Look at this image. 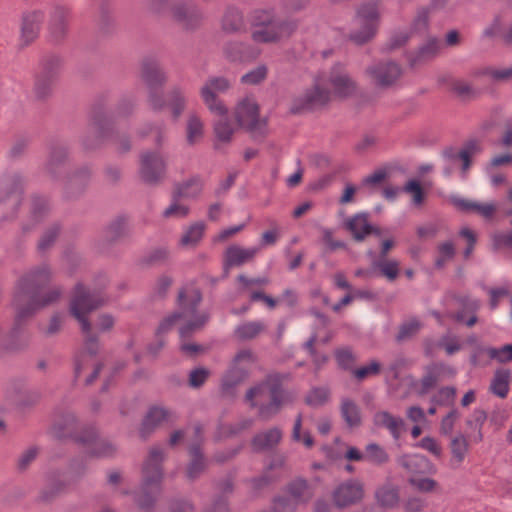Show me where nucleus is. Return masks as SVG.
Returning a JSON list of instances; mask_svg holds the SVG:
<instances>
[{
	"instance_id": "f257e3e1",
	"label": "nucleus",
	"mask_w": 512,
	"mask_h": 512,
	"mask_svg": "<svg viewBox=\"0 0 512 512\" xmlns=\"http://www.w3.org/2000/svg\"><path fill=\"white\" fill-rule=\"evenodd\" d=\"M51 276V268L47 264H41L28 270L18 280L12 302L15 309V331L38 310L60 298L62 291L57 287L41 295L42 288L50 282Z\"/></svg>"
},
{
	"instance_id": "f03ea898",
	"label": "nucleus",
	"mask_w": 512,
	"mask_h": 512,
	"mask_svg": "<svg viewBox=\"0 0 512 512\" xmlns=\"http://www.w3.org/2000/svg\"><path fill=\"white\" fill-rule=\"evenodd\" d=\"M202 300L201 292L193 287H185L178 294V311L163 319L157 334H163L176 323L180 324L179 335L183 340L202 329L209 320L207 312H198L197 307Z\"/></svg>"
},
{
	"instance_id": "7ed1b4c3",
	"label": "nucleus",
	"mask_w": 512,
	"mask_h": 512,
	"mask_svg": "<svg viewBox=\"0 0 512 512\" xmlns=\"http://www.w3.org/2000/svg\"><path fill=\"white\" fill-rule=\"evenodd\" d=\"M105 302L106 298L100 292L86 289L82 284L75 287L74 296L70 302V313L79 322L84 336V351L90 356L97 354L99 340L98 336L92 331L87 315L103 306Z\"/></svg>"
},
{
	"instance_id": "20e7f679",
	"label": "nucleus",
	"mask_w": 512,
	"mask_h": 512,
	"mask_svg": "<svg viewBox=\"0 0 512 512\" xmlns=\"http://www.w3.org/2000/svg\"><path fill=\"white\" fill-rule=\"evenodd\" d=\"M165 459V450L161 446H152L143 462L141 469V484L134 494V500L143 510L151 509L161 492L163 480L162 463Z\"/></svg>"
},
{
	"instance_id": "39448f33",
	"label": "nucleus",
	"mask_w": 512,
	"mask_h": 512,
	"mask_svg": "<svg viewBox=\"0 0 512 512\" xmlns=\"http://www.w3.org/2000/svg\"><path fill=\"white\" fill-rule=\"evenodd\" d=\"M245 399L251 407L258 408L261 419H271L279 413L285 401L282 376L279 374L267 376L264 381L247 391Z\"/></svg>"
},
{
	"instance_id": "423d86ee",
	"label": "nucleus",
	"mask_w": 512,
	"mask_h": 512,
	"mask_svg": "<svg viewBox=\"0 0 512 512\" xmlns=\"http://www.w3.org/2000/svg\"><path fill=\"white\" fill-rule=\"evenodd\" d=\"M252 39L257 43H273L289 37L296 29L295 21L281 18L275 9H257L251 16Z\"/></svg>"
},
{
	"instance_id": "0eeeda50",
	"label": "nucleus",
	"mask_w": 512,
	"mask_h": 512,
	"mask_svg": "<svg viewBox=\"0 0 512 512\" xmlns=\"http://www.w3.org/2000/svg\"><path fill=\"white\" fill-rule=\"evenodd\" d=\"M140 77L147 88L148 103L154 111H161L167 106L162 87L167 82V74L159 61L146 57L141 63Z\"/></svg>"
},
{
	"instance_id": "6e6552de",
	"label": "nucleus",
	"mask_w": 512,
	"mask_h": 512,
	"mask_svg": "<svg viewBox=\"0 0 512 512\" xmlns=\"http://www.w3.org/2000/svg\"><path fill=\"white\" fill-rule=\"evenodd\" d=\"M379 18V1L360 5L354 19L355 28L349 34L350 40L357 45L370 41L377 33Z\"/></svg>"
},
{
	"instance_id": "1a4fd4ad",
	"label": "nucleus",
	"mask_w": 512,
	"mask_h": 512,
	"mask_svg": "<svg viewBox=\"0 0 512 512\" xmlns=\"http://www.w3.org/2000/svg\"><path fill=\"white\" fill-rule=\"evenodd\" d=\"M482 150L478 140H469L461 149L449 147L442 152L443 174L446 177L452 175L457 169L461 170L463 177L471 165L472 157Z\"/></svg>"
},
{
	"instance_id": "9d476101",
	"label": "nucleus",
	"mask_w": 512,
	"mask_h": 512,
	"mask_svg": "<svg viewBox=\"0 0 512 512\" xmlns=\"http://www.w3.org/2000/svg\"><path fill=\"white\" fill-rule=\"evenodd\" d=\"M325 84V78L318 76L313 87L305 89L292 99L290 112L300 114L325 106L330 100V91L325 88Z\"/></svg>"
},
{
	"instance_id": "9b49d317",
	"label": "nucleus",
	"mask_w": 512,
	"mask_h": 512,
	"mask_svg": "<svg viewBox=\"0 0 512 512\" xmlns=\"http://www.w3.org/2000/svg\"><path fill=\"white\" fill-rule=\"evenodd\" d=\"M167 172V161L159 151H144L140 155L139 175L148 184H158Z\"/></svg>"
},
{
	"instance_id": "f8f14e48",
	"label": "nucleus",
	"mask_w": 512,
	"mask_h": 512,
	"mask_svg": "<svg viewBox=\"0 0 512 512\" xmlns=\"http://www.w3.org/2000/svg\"><path fill=\"white\" fill-rule=\"evenodd\" d=\"M256 362V355L251 349H242L234 357L230 369L222 379L223 389L228 390L244 381Z\"/></svg>"
},
{
	"instance_id": "ddd939ff",
	"label": "nucleus",
	"mask_w": 512,
	"mask_h": 512,
	"mask_svg": "<svg viewBox=\"0 0 512 512\" xmlns=\"http://www.w3.org/2000/svg\"><path fill=\"white\" fill-rule=\"evenodd\" d=\"M60 66L61 59L58 56H47L42 60L34 84V95L36 98L44 99L50 95Z\"/></svg>"
},
{
	"instance_id": "4468645a",
	"label": "nucleus",
	"mask_w": 512,
	"mask_h": 512,
	"mask_svg": "<svg viewBox=\"0 0 512 512\" xmlns=\"http://www.w3.org/2000/svg\"><path fill=\"white\" fill-rule=\"evenodd\" d=\"M78 443L86 448L89 456L96 458H110L116 455L117 446L108 439L99 438L95 427H88L85 436L78 438Z\"/></svg>"
},
{
	"instance_id": "2eb2a0df",
	"label": "nucleus",
	"mask_w": 512,
	"mask_h": 512,
	"mask_svg": "<svg viewBox=\"0 0 512 512\" xmlns=\"http://www.w3.org/2000/svg\"><path fill=\"white\" fill-rule=\"evenodd\" d=\"M401 73V67L393 61L378 62L366 69V74L380 88L393 86L400 78Z\"/></svg>"
},
{
	"instance_id": "dca6fc26",
	"label": "nucleus",
	"mask_w": 512,
	"mask_h": 512,
	"mask_svg": "<svg viewBox=\"0 0 512 512\" xmlns=\"http://www.w3.org/2000/svg\"><path fill=\"white\" fill-rule=\"evenodd\" d=\"M133 108L134 103L132 100L126 98L122 99L113 113H96L91 126H93L103 138L109 137L110 131H112L115 126V118L129 115L133 111Z\"/></svg>"
},
{
	"instance_id": "f3484780",
	"label": "nucleus",
	"mask_w": 512,
	"mask_h": 512,
	"mask_svg": "<svg viewBox=\"0 0 512 512\" xmlns=\"http://www.w3.org/2000/svg\"><path fill=\"white\" fill-rule=\"evenodd\" d=\"M236 118L240 126L254 135L263 133L265 122L259 119V108L254 100H243L236 109Z\"/></svg>"
},
{
	"instance_id": "a211bd4d",
	"label": "nucleus",
	"mask_w": 512,
	"mask_h": 512,
	"mask_svg": "<svg viewBox=\"0 0 512 512\" xmlns=\"http://www.w3.org/2000/svg\"><path fill=\"white\" fill-rule=\"evenodd\" d=\"M364 496V485L358 479H349L340 483L333 491L336 506L346 507L360 502Z\"/></svg>"
},
{
	"instance_id": "6ab92c4d",
	"label": "nucleus",
	"mask_w": 512,
	"mask_h": 512,
	"mask_svg": "<svg viewBox=\"0 0 512 512\" xmlns=\"http://www.w3.org/2000/svg\"><path fill=\"white\" fill-rule=\"evenodd\" d=\"M70 17L71 12L67 6L57 4L52 7L48 21V32L51 41L59 43L65 39Z\"/></svg>"
},
{
	"instance_id": "aec40b11",
	"label": "nucleus",
	"mask_w": 512,
	"mask_h": 512,
	"mask_svg": "<svg viewBox=\"0 0 512 512\" xmlns=\"http://www.w3.org/2000/svg\"><path fill=\"white\" fill-rule=\"evenodd\" d=\"M259 251L260 247L256 246L245 248L236 244L230 245L224 252V271L227 272L233 267H240L246 263L251 262Z\"/></svg>"
},
{
	"instance_id": "412c9836",
	"label": "nucleus",
	"mask_w": 512,
	"mask_h": 512,
	"mask_svg": "<svg viewBox=\"0 0 512 512\" xmlns=\"http://www.w3.org/2000/svg\"><path fill=\"white\" fill-rule=\"evenodd\" d=\"M176 419V413L168 408L163 406L151 407L143 419L140 434L143 438H146L159 425L174 422Z\"/></svg>"
},
{
	"instance_id": "4be33fe9",
	"label": "nucleus",
	"mask_w": 512,
	"mask_h": 512,
	"mask_svg": "<svg viewBox=\"0 0 512 512\" xmlns=\"http://www.w3.org/2000/svg\"><path fill=\"white\" fill-rule=\"evenodd\" d=\"M325 81L329 82L334 93L339 96H349L356 90L355 82L341 64H336L332 67L329 77Z\"/></svg>"
},
{
	"instance_id": "5701e85b",
	"label": "nucleus",
	"mask_w": 512,
	"mask_h": 512,
	"mask_svg": "<svg viewBox=\"0 0 512 512\" xmlns=\"http://www.w3.org/2000/svg\"><path fill=\"white\" fill-rule=\"evenodd\" d=\"M87 428L88 427H84L81 430H78V421L76 416L72 413H66L54 423L51 432L56 438H72L78 442L79 437L85 436V430Z\"/></svg>"
},
{
	"instance_id": "b1692460",
	"label": "nucleus",
	"mask_w": 512,
	"mask_h": 512,
	"mask_svg": "<svg viewBox=\"0 0 512 512\" xmlns=\"http://www.w3.org/2000/svg\"><path fill=\"white\" fill-rule=\"evenodd\" d=\"M44 20V14L41 11L26 12L22 16L20 28V40L23 45L33 42L39 34Z\"/></svg>"
},
{
	"instance_id": "393cba45",
	"label": "nucleus",
	"mask_w": 512,
	"mask_h": 512,
	"mask_svg": "<svg viewBox=\"0 0 512 512\" xmlns=\"http://www.w3.org/2000/svg\"><path fill=\"white\" fill-rule=\"evenodd\" d=\"M448 200L459 211L462 212H475L485 219L491 218L497 210L495 203H480L477 201L465 199L457 194H452Z\"/></svg>"
},
{
	"instance_id": "a878e982",
	"label": "nucleus",
	"mask_w": 512,
	"mask_h": 512,
	"mask_svg": "<svg viewBox=\"0 0 512 512\" xmlns=\"http://www.w3.org/2000/svg\"><path fill=\"white\" fill-rule=\"evenodd\" d=\"M23 190V178L18 173L4 175L0 179V203L11 200L13 203L19 201Z\"/></svg>"
},
{
	"instance_id": "bb28decb",
	"label": "nucleus",
	"mask_w": 512,
	"mask_h": 512,
	"mask_svg": "<svg viewBox=\"0 0 512 512\" xmlns=\"http://www.w3.org/2000/svg\"><path fill=\"white\" fill-rule=\"evenodd\" d=\"M173 19L183 28L193 29L199 25L202 14L194 5L177 4L172 7Z\"/></svg>"
},
{
	"instance_id": "cd10ccee",
	"label": "nucleus",
	"mask_w": 512,
	"mask_h": 512,
	"mask_svg": "<svg viewBox=\"0 0 512 512\" xmlns=\"http://www.w3.org/2000/svg\"><path fill=\"white\" fill-rule=\"evenodd\" d=\"M372 420L377 428L387 429L394 440L400 439L405 428V422L401 417L394 416L385 410L376 412Z\"/></svg>"
},
{
	"instance_id": "c85d7f7f",
	"label": "nucleus",
	"mask_w": 512,
	"mask_h": 512,
	"mask_svg": "<svg viewBox=\"0 0 512 512\" xmlns=\"http://www.w3.org/2000/svg\"><path fill=\"white\" fill-rule=\"evenodd\" d=\"M345 226L352 233L356 241H363L369 234L381 235L380 230L374 228L368 222V215L366 213L355 214L346 221Z\"/></svg>"
},
{
	"instance_id": "c756f323",
	"label": "nucleus",
	"mask_w": 512,
	"mask_h": 512,
	"mask_svg": "<svg viewBox=\"0 0 512 512\" xmlns=\"http://www.w3.org/2000/svg\"><path fill=\"white\" fill-rule=\"evenodd\" d=\"M283 433L278 427L257 433L251 440V447L255 452H263L274 449L281 441Z\"/></svg>"
},
{
	"instance_id": "7c9ffc66",
	"label": "nucleus",
	"mask_w": 512,
	"mask_h": 512,
	"mask_svg": "<svg viewBox=\"0 0 512 512\" xmlns=\"http://www.w3.org/2000/svg\"><path fill=\"white\" fill-rule=\"evenodd\" d=\"M204 179L201 175H193L185 181L177 183L173 189L175 197L197 199L203 192Z\"/></svg>"
},
{
	"instance_id": "2f4dec72",
	"label": "nucleus",
	"mask_w": 512,
	"mask_h": 512,
	"mask_svg": "<svg viewBox=\"0 0 512 512\" xmlns=\"http://www.w3.org/2000/svg\"><path fill=\"white\" fill-rule=\"evenodd\" d=\"M400 467L412 474L430 472L433 468L431 462L420 454H405L397 458Z\"/></svg>"
},
{
	"instance_id": "473e14b6",
	"label": "nucleus",
	"mask_w": 512,
	"mask_h": 512,
	"mask_svg": "<svg viewBox=\"0 0 512 512\" xmlns=\"http://www.w3.org/2000/svg\"><path fill=\"white\" fill-rule=\"evenodd\" d=\"M48 211L49 206L46 198L41 196L32 197L29 220L28 223L23 224V231L28 232L32 230L38 223H40L46 217Z\"/></svg>"
},
{
	"instance_id": "72a5a7b5",
	"label": "nucleus",
	"mask_w": 512,
	"mask_h": 512,
	"mask_svg": "<svg viewBox=\"0 0 512 512\" xmlns=\"http://www.w3.org/2000/svg\"><path fill=\"white\" fill-rule=\"evenodd\" d=\"M190 462L186 468V477L194 481L200 477L207 467V460L198 444L191 445L189 448Z\"/></svg>"
},
{
	"instance_id": "f704fd0d",
	"label": "nucleus",
	"mask_w": 512,
	"mask_h": 512,
	"mask_svg": "<svg viewBox=\"0 0 512 512\" xmlns=\"http://www.w3.org/2000/svg\"><path fill=\"white\" fill-rule=\"evenodd\" d=\"M449 448L452 456L450 461L451 466L453 468L460 467L469 451V440L467 436L463 433L454 435L450 440Z\"/></svg>"
},
{
	"instance_id": "c9c22d12",
	"label": "nucleus",
	"mask_w": 512,
	"mask_h": 512,
	"mask_svg": "<svg viewBox=\"0 0 512 512\" xmlns=\"http://www.w3.org/2000/svg\"><path fill=\"white\" fill-rule=\"evenodd\" d=\"M377 503L384 508H393L398 505L399 487L398 485L387 481L380 485L375 491Z\"/></svg>"
},
{
	"instance_id": "e433bc0d",
	"label": "nucleus",
	"mask_w": 512,
	"mask_h": 512,
	"mask_svg": "<svg viewBox=\"0 0 512 512\" xmlns=\"http://www.w3.org/2000/svg\"><path fill=\"white\" fill-rule=\"evenodd\" d=\"M441 49V42L437 38H429L415 52L411 53L409 60L412 65L429 61L435 58Z\"/></svg>"
},
{
	"instance_id": "4c0bfd02",
	"label": "nucleus",
	"mask_w": 512,
	"mask_h": 512,
	"mask_svg": "<svg viewBox=\"0 0 512 512\" xmlns=\"http://www.w3.org/2000/svg\"><path fill=\"white\" fill-rule=\"evenodd\" d=\"M445 374L454 375V370L444 364L428 366L426 368V374L421 379V393H427Z\"/></svg>"
},
{
	"instance_id": "58836bf2",
	"label": "nucleus",
	"mask_w": 512,
	"mask_h": 512,
	"mask_svg": "<svg viewBox=\"0 0 512 512\" xmlns=\"http://www.w3.org/2000/svg\"><path fill=\"white\" fill-rule=\"evenodd\" d=\"M340 413L346 425L350 428L358 427L361 424V410L355 401L350 398H342Z\"/></svg>"
},
{
	"instance_id": "ea45409f",
	"label": "nucleus",
	"mask_w": 512,
	"mask_h": 512,
	"mask_svg": "<svg viewBox=\"0 0 512 512\" xmlns=\"http://www.w3.org/2000/svg\"><path fill=\"white\" fill-rule=\"evenodd\" d=\"M288 492L297 503H307L314 496L313 487L302 478L291 482L288 486Z\"/></svg>"
},
{
	"instance_id": "a19ab883",
	"label": "nucleus",
	"mask_w": 512,
	"mask_h": 512,
	"mask_svg": "<svg viewBox=\"0 0 512 512\" xmlns=\"http://www.w3.org/2000/svg\"><path fill=\"white\" fill-rule=\"evenodd\" d=\"M266 329V324L263 321H247L239 324L235 330L234 335L241 341L252 340L260 335Z\"/></svg>"
},
{
	"instance_id": "79ce46f5",
	"label": "nucleus",
	"mask_w": 512,
	"mask_h": 512,
	"mask_svg": "<svg viewBox=\"0 0 512 512\" xmlns=\"http://www.w3.org/2000/svg\"><path fill=\"white\" fill-rule=\"evenodd\" d=\"M244 19L241 11L234 7H229L225 11L222 19V28L228 33H234L242 30Z\"/></svg>"
},
{
	"instance_id": "37998d69",
	"label": "nucleus",
	"mask_w": 512,
	"mask_h": 512,
	"mask_svg": "<svg viewBox=\"0 0 512 512\" xmlns=\"http://www.w3.org/2000/svg\"><path fill=\"white\" fill-rule=\"evenodd\" d=\"M204 125L200 117L191 113L186 126V141L190 146L195 145L203 137Z\"/></svg>"
},
{
	"instance_id": "c03bdc74",
	"label": "nucleus",
	"mask_w": 512,
	"mask_h": 512,
	"mask_svg": "<svg viewBox=\"0 0 512 512\" xmlns=\"http://www.w3.org/2000/svg\"><path fill=\"white\" fill-rule=\"evenodd\" d=\"M254 425L252 417H243L235 424H222L218 428L217 438L233 436L250 429Z\"/></svg>"
},
{
	"instance_id": "a18cd8bd",
	"label": "nucleus",
	"mask_w": 512,
	"mask_h": 512,
	"mask_svg": "<svg viewBox=\"0 0 512 512\" xmlns=\"http://www.w3.org/2000/svg\"><path fill=\"white\" fill-rule=\"evenodd\" d=\"M168 104L174 119H178L186 106V96L182 88L176 86L168 92Z\"/></svg>"
},
{
	"instance_id": "49530a36",
	"label": "nucleus",
	"mask_w": 512,
	"mask_h": 512,
	"mask_svg": "<svg viewBox=\"0 0 512 512\" xmlns=\"http://www.w3.org/2000/svg\"><path fill=\"white\" fill-rule=\"evenodd\" d=\"M422 327L423 324L418 318L411 317L403 321L399 326V331L396 335V340L398 342L409 340L416 336Z\"/></svg>"
},
{
	"instance_id": "de8ad7c7",
	"label": "nucleus",
	"mask_w": 512,
	"mask_h": 512,
	"mask_svg": "<svg viewBox=\"0 0 512 512\" xmlns=\"http://www.w3.org/2000/svg\"><path fill=\"white\" fill-rule=\"evenodd\" d=\"M217 116L219 119L214 123L215 136L221 142H230L234 133V127L228 119L227 113Z\"/></svg>"
},
{
	"instance_id": "09e8293b",
	"label": "nucleus",
	"mask_w": 512,
	"mask_h": 512,
	"mask_svg": "<svg viewBox=\"0 0 512 512\" xmlns=\"http://www.w3.org/2000/svg\"><path fill=\"white\" fill-rule=\"evenodd\" d=\"M210 88L214 89L216 92L220 94L224 93L230 88V83L224 77L209 78L200 90V95L203 101L208 102V100L211 99L212 96L210 94Z\"/></svg>"
},
{
	"instance_id": "8fccbe9b",
	"label": "nucleus",
	"mask_w": 512,
	"mask_h": 512,
	"mask_svg": "<svg viewBox=\"0 0 512 512\" xmlns=\"http://www.w3.org/2000/svg\"><path fill=\"white\" fill-rule=\"evenodd\" d=\"M68 157V151L64 146L52 148L47 162V170L51 175H56L58 169L62 168Z\"/></svg>"
},
{
	"instance_id": "3c124183",
	"label": "nucleus",
	"mask_w": 512,
	"mask_h": 512,
	"mask_svg": "<svg viewBox=\"0 0 512 512\" xmlns=\"http://www.w3.org/2000/svg\"><path fill=\"white\" fill-rule=\"evenodd\" d=\"M205 224L201 221L195 222L183 233L180 243L182 246H195L202 239Z\"/></svg>"
},
{
	"instance_id": "603ef678",
	"label": "nucleus",
	"mask_w": 512,
	"mask_h": 512,
	"mask_svg": "<svg viewBox=\"0 0 512 512\" xmlns=\"http://www.w3.org/2000/svg\"><path fill=\"white\" fill-rule=\"evenodd\" d=\"M365 460L375 465H383L389 461V454L379 444L369 443L365 447Z\"/></svg>"
},
{
	"instance_id": "864d4df0",
	"label": "nucleus",
	"mask_w": 512,
	"mask_h": 512,
	"mask_svg": "<svg viewBox=\"0 0 512 512\" xmlns=\"http://www.w3.org/2000/svg\"><path fill=\"white\" fill-rule=\"evenodd\" d=\"M509 378L508 370L496 371L491 383L492 392L501 398H505L509 391Z\"/></svg>"
},
{
	"instance_id": "5fc2aeb1",
	"label": "nucleus",
	"mask_w": 512,
	"mask_h": 512,
	"mask_svg": "<svg viewBox=\"0 0 512 512\" xmlns=\"http://www.w3.org/2000/svg\"><path fill=\"white\" fill-rule=\"evenodd\" d=\"M128 231V218L126 216H118L107 227V237L114 241L125 236Z\"/></svg>"
},
{
	"instance_id": "6e6d98bb",
	"label": "nucleus",
	"mask_w": 512,
	"mask_h": 512,
	"mask_svg": "<svg viewBox=\"0 0 512 512\" xmlns=\"http://www.w3.org/2000/svg\"><path fill=\"white\" fill-rule=\"evenodd\" d=\"M180 197H175V193L172 192V199L170 205L163 211V217L165 218H176L182 219L185 218L189 212L190 208L180 202Z\"/></svg>"
},
{
	"instance_id": "4d7b16f0",
	"label": "nucleus",
	"mask_w": 512,
	"mask_h": 512,
	"mask_svg": "<svg viewBox=\"0 0 512 512\" xmlns=\"http://www.w3.org/2000/svg\"><path fill=\"white\" fill-rule=\"evenodd\" d=\"M281 466V463H271L262 473V475L255 477L251 480L252 486L256 490H260L279 478L278 474L273 472V469Z\"/></svg>"
},
{
	"instance_id": "13d9d810",
	"label": "nucleus",
	"mask_w": 512,
	"mask_h": 512,
	"mask_svg": "<svg viewBox=\"0 0 512 512\" xmlns=\"http://www.w3.org/2000/svg\"><path fill=\"white\" fill-rule=\"evenodd\" d=\"M487 418L483 410H475L470 419H467L466 424L469 428L476 430L477 433L473 436L472 441L478 443L483 439L482 426Z\"/></svg>"
},
{
	"instance_id": "bf43d9fd",
	"label": "nucleus",
	"mask_w": 512,
	"mask_h": 512,
	"mask_svg": "<svg viewBox=\"0 0 512 512\" xmlns=\"http://www.w3.org/2000/svg\"><path fill=\"white\" fill-rule=\"evenodd\" d=\"M302 429V415L299 414L294 422L292 430V439L296 442H302L307 448H311L314 445V440L308 431L301 433Z\"/></svg>"
},
{
	"instance_id": "052dcab7",
	"label": "nucleus",
	"mask_w": 512,
	"mask_h": 512,
	"mask_svg": "<svg viewBox=\"0 0 512 512\" xmlns=\"http://www.w3.org/2000/svg\"><path fill=\"white\" fill-rule=\"evenodd\" d=\"M268 69L265 65H259L253 70L241 76V82L246 85H257L267 77Z\"/></svg>"
},
{
	"instance_id": "680f3d73",
	"label": "nucleus",
	"mask_w": 512,
	"mask_h": 512,
	"mask_svg": "<svg viewBox=\"0 0 512 512\" xmlns=\"http://www.w3.org/2000/svg\"><path fill=\"white\" fill-rule=\"evenodd\" d=\"M90 176V172L88 168H82L75 172L72 176L69 177L67 182V191L73 190L74 188L77 191H81L87 184Z\"/></svg>"
},
{
	"instance_id": "e2e57ef3",
	"label": "nucleus",
	"mask_w": 512,
	"mask_h": 512,
	"mask_svg": "<svg viewBox=\"0 0 512 512\" xmlns=\"http://www.w3.org/2000/svg\"><path fill=\"white\" fill-rule=\"evenodd\" d=\"M438 256L435 259V266L442 268L447 261L451 260L455 255V248L452 242L447 241L441 243L438 248Z\"/></svg>"
},
{
	"instance_id": "0e129e2a",
	"label": "nucleus",
	"mask_w": 512,
	"mask_h": 512,
	"mask_svg": "<svg viewBox=\"0 0 512 512\" xmlns=\"http://www.w3.org/2000/svg\"><path fill=\"white\" fill-rule=\"evenodd\" d=\"M329 390L324 387L313 388L306 396V402L311 406H321L329 398Z\"/></svg>"
},
{
	"instance_id": "69168bd1",
	"label": "nucleus",
	"mask_w": 512,
	"mask_h": 512,
	"mask_svg": "<svg viewBox=\"0 0 512 512\" xmlns=\"http://www.w3.org/2000/svg\"><path fill=\"white\" fill-rule=\"evenodd\" d=\"M374 266L377 267L381 271L382 275L387 277L389 280H394L398 276L399 264L395 260H379L374 262Z\"/></svg>"
},
{
	"instance_id": "338daca9",
	"label": "nucleus",
	"mask_w": 512,
	"mask_h": 512,
	"mask_svg": "<svg viewBox=\"0 0 512 512\" xmlns=\"http://www.w3.org/2000/svg\"><path fill=\"white\" fill-rule=\"evenodd\" d=\"M486 353L491 359L498 362L505 363L512 360V344L504 345L501 348L489 347Z\"/></svg>"
},
{
	"instance_id": "774afa93",
	"label": "nucleus",
	"mask_w": 512,
	"mask_h": 512,
	"mask_svg": "<svg viewBox=\"0 0 512 512\" xmlns=\"http://www.w3.org/2000/svg\"><path fill=\"white\" fill-rule=\"evenodd\" d=\"M59 234V226L53 225L49 229H47L38 243V250L40 252H45L48 250L55 242L57 236Z\"/></svg>"
}]
</instances>
